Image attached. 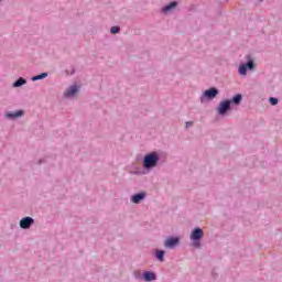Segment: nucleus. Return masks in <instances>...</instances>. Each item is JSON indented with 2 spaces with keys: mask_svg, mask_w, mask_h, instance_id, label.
Returning <instances> with one entry per match:
<instances>
[{
  "mask_svg": "<svg viewBox=\"0 0 282 282\" xmlns=\"http://www.w3.org/2000/svg\"><path fill=\"white\" fill-rule=\"evenodd\" d=\"M202 237H204V231L202 230V228H196V229H194V231L192 232V235H191V239H192V241H194L193 242V246L195 247V248H199V239L202 238Z\"/></svg>",
  "mask_w": 282,
  "mask_h": 282,
  "instance_id": "2",
  "label": "nucleus"
},
{
  "mask_svg": "<svg viewBox=\"0 0 282 282\" xmlns=\"http://www.w3.org/2000/svg\"><path fill=\"white\" fill-rule=\"evenodd\" d=\"M242 100L241 95H236L230 102H234V105H239Z\"/></svg>",
  "mask_w": 282,
  "mask_h": 282,
  "instance_id": "14",
  "label": "nucleus"
},
{
  "mask_svg": "<svg viewBox=\"0 0 282 282\" xmlns=\"http://www.w3.org/2000/svg\"><path fill=\"white\" fill-rule=\"evenodd\" d=\"M192 126H193L192 121L186 122V127H192Z\"/></svg>",
  "mask_w": 282,
  "mask_h": 282,
  "instance_id": "19",
  "label": "nucleus"
},
{
  "mask_svg": "<svg viewBox=\"0 0 282 282\" xmlns=\"http://www.w3.org/2000/svg\"><path fill=\"white\" fill-rule=\"evenodd\" d=\"M248 69H254V63L252 61L247 62L245 65H240L238 72L241 76H246Z\"/></svg>",
  "mask_w": 282,
  "mask_h": 282,
  "instance_id": "4",
  "label": "nucleus"
},
{
  "mask_svg": "<svg viewBox=\"0 0 282 282\" xmlns=\"http://www.w3.org/2000/svg\"><path fill=\"white\" fill-rule=\"evenodd\" d=\"M34 224V218L32 217H24L20 220V228H23L24 230H28L30 226Z\"/></svg>",
  "mask_w": 282,
  "mask_h": 282,
  "instance_id": "5",
  "label": "nucleus"
},
{
  "mask_svg": "<svg viewBox=\"0 0 282 282\" xmlns=\"http://www.w3.org/2000/svg\"><path fill=\"white\" fill-rule=\"evenodd\" d=\"M219 94V90L217 88H210L208 90H205L204 96L205 98H209V100H213Z\"/></svg>",
  "mask_w": 282,
  "mask_h": 282,
  "instance_id": "7",
  "label": "nucleus"
},
{
  "mask_svg": "<svg viewBox=\"0 0 282 282\" xmlns=\"http://www.w3.org/2000/svg\"><path fill=\"white\" fill-rule=\"evenodd\" d=\"M110 32H111V34H118V32H120V28L119 26H112L110 29Z\"/></svg>",
  "mask_w": 282,
  "mask_h": 282,
  "instance_id": "17",
  "label": "nucleus"
},
{
  "mask_svg": "<svg viewBox=\"0 0 282 282\" xmlns=\"http://www.w3.org/2000/svg\"><path fill=\"white\" fill-rule=\"evenodd\" d=\"M143 279L144 281H155L156 276H155V273L147 271L143 274Z\"/></svg>",
  "mask_w": 282,
  "mask_h": 282,
  "instance_id": "10",
  "label": "nucleus"
},
{
  "mask_svg": "<svg viewBox=\"0 0 282 282\" xmlns=\"http://www.w3.org/2000/svg\"><path fill=\"white\" fill-rule=\"evenodd\" d=\"M177 7V2H171L170 4H167L164 9L163 12H170V10H173V8Z\"/></svg>",
  "mask_w": 282,
  "mask_h": 282,
  "instance_id": "12",
  "label": "nucleus"
},
{
  "mask_svg": "<svg viewBox=\"0 0 282 282\" xmlns=\"http://www.w3.org/2000/svg\"><path fill=\"white\" fill-rule=\"evenodd\" d=\"M78 93V86H70L65 93L64 96L67 98L69 96H75Z\"/></svg>",
  "mask_w": 282,
  "mask_h": 282,
  "instance_id": "8",
  "label": "nucleus"
},
{
  "mask_svg": "<svg viewBox=\"0 0 282 282\" xmlns=\"http://www.w3.org/2000/svg\"><path fill=\"white\" fill-rule=\"evenodd\" d=\"M21 116H23V110L7 113V118H21Z\"/></svg>",
  "mask_w": 282,
  "mask_h": 282,
  "instance_id": "11",
  "label": "nucleus"
},
{
  "mask_svg": "<svg viewBox=\"0 0 282 282\" xmlns=\"http://www.w3.org/2000/svg\"><path fill=\"white\" fill-rule=\"evenodd\" d=\"M177 243H180V238H175V237H170L165 240L164 246L165 248H175V246H177Z\"/></svg>",
  "mask_w": 282,
  "mask_h": 282,
  "instance_id": "6",
  "label": "nucleus"
},
{
  "mask_svg": "<svg viewBox=\"0 0 282 282\" xmlns=\"http://www.w3.org/2000/svg\"><path fill=\"white\" fill-rule=\"evenodd\" d=\"M269 102H270V105H279V99H276V98H274V97H271L270 99H269Z\"/></svg>",
  "mask_w": 282,
  "mask_h": 282,
  "instance_id": "18",
  "label": "nucleus"
},
{
  "mask_svg": "<svg viewBox=\"0 0 282 282\" xmlns=\"http://www.w3.org/2000/svg\"><path fill=\"white\" fill-rule=\"evenodd\" d=\"M232 101L230 100H225V101H220L218 104V108H217V111L220 116H224L226 113V111H228V109H230V104Z\"/></svg>",
  "mask_w": 282,
  "mask_h": 282,
  "instance_id": "3",
  "label": "nucleus"
},
{
  "mask_svg": "<svg viewBox=\"0 0 282 282\" xmlns=\"http://www.w3.org/2000/svg\"><path fill=\"white\" fill-rule=\"evenodd\" d=\"M43 78H47V73H42L41 75L32 77V80H43Z\"/></svg>",
  "mask_w": 282,
  "mask_h": 282,
  "instance_id": "15",
  "label": "nucleus"
},
{
  "mask_svg": "<svg viewBox=\"0 0 282 282\" xmlns=\"http://www.w3.org/2000/svg\"><path fill=\"white\" fill-rule=\"evenodd\" d=\"M159 160L160 158H158V154L155 152L150 153L144 156L143 166L145 169H153L154 166L158 165Z\"/></svg>",
  "mask_w": 282,
  "mask_h": 282,
  "instance_id": "1",
  "label": "nucleus"
},
{
  "mask_svg": "<svg viewBox=\"0 0 282 282\" xmlns=\"http://www.w3.org/2000/svg\"><path fill=\"white\" fill-rule=\"evenodd\" d=\"M164 254H165L164 251H158V252H156V257H158V259H160L161 261H164Z\"/></svg>",
  "mask_w": 282,
  "mask_h": 282,
  "instance_id": "16",
  "label": "nucleus"
},
{
  "mask_svg": "<svg viewBox=\"0 0 282 282\" xmlns=\"http://www.w3.org/2000/svg\"><path fill=\"white\" fill-rule=\"evenodd\" d=\"M145 194L144 193H139L132 196V202L133 204H140V202H142V199H144Z\"/></svg>",
  "mask_w": 282,
  "mask_h": 282,
  "instance_id": "9",
  "label": "nucleus"
},
{
  "mask_svg": "<svg viewBox=\"0 0 282 282\" xmlns=\"http://www.w3.org/2000/svg\"><path fill=\"white\" fill-rule=\"evenodd\" d=\"M25 78L20 77L14 84L13 87H21L22 85H25Z\"/></svg>",
  "mask_w": 282,
  "mask_h": 282,
  "instance_id": "13",
  "label": "nucleus"
}]
</instances>
